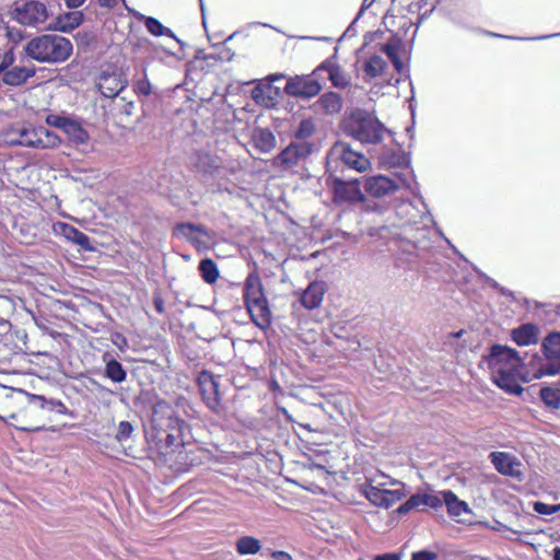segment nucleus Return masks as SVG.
Segmentation results:
<instances>
[{
    "mask_svg": "<svg viewBox=\"0 0 560 560\" xmlns=\"http://www.w3.org/2000/svg\"><path fill=\"white\" fill-rule=\"evenodd\" d=\"M24 51L27 57L40 63H61L72 55L73 45L61 35L43 34L30 39Z\"/></svg>",
    "mask_w": 560,
    "mask_h": 560,
    "instance_id": "nucleus-4",
    "label": "nucleus"
},
{
    "mask_svg": "<svg viewBox=\"0 0 560 560\" xmlns=\"http://www.w3.org/2000/svg\"><path fill=\"white\" fill-rule=\"evenodd\" d=\"M438 553L428 549L412 552L411 560H436Z\"/></svg>",
    "mask_w": 560,
    "mask_h": 560,
    "instance_id": "nucleus-51",
    "label": "nucleus"
},
{
    "mask_svg": "<svg viewBox=\"0 0 560 560\" xmlns=\"http://www.w3.org/2000/svg\"><path fill=\"white\" fill-rule=\"evenodd\" d=\"M487 368L490 374L501 371H511L517 368H524L525 363L520 352L505 345L492 343L488 353L481 357L479 368Z\"/></svg>",
    "mask_w": 560,
    "mask_h": 560,
    "instance_id": "nucleus-7",
    "label": "nucleus"
},
{
    "mask_svg": "<svg viewBox=\"0 0 560 560\" xmlns=\"http://www.w3.org/2000/svg\"><path fill=\"white\" fill-rule=\"evenodd\" d=\"M153 306H154L155 311L159 314H164V312H165L164 300L161 296V294L154 293V295H153Z\"/></svg>",
    "mask_w": 560,
    "mask_h": 560,
    "instance_id": "nucleus-55",
    "label": "nucleus"
},
{
    "mask_svg": "<svg viewBox=\"0 0 560 560\" xmlns=\"http://www.w3.org/2000/svg\"><path fill=\"white\" fill-rule=\"evenodd\" d=\"M133 91L137 95L148 96L151 94L152 85H151V82L149 81L145 72L143 74V78H141L135 82Z\"/></svg>",
    "mask_w": 560,
    "mask_h": 560,
    "instance_id": "nucleus-47",
    "label": "nucleus"
},
{
    "mask_svg": "<svg viewBox=\"0 0 560 560\" xmlns=\"http://www.w3.org/2000/svg\"><path fill=\"white\" fill-rule=\"evenodd\" d=\"M55 231L62 235L66 240L80 246L85 252L95 250V246L92 245L90 236L69 223H57L55 225Z\"/></svg>",
    "mask_w": 560,
    "mask_h": 560,
    "instance_id": "nucleus-24",
    "label": "nucleus"
},
{
    "mask_svg": "<svg viewBox=\"0 0 560 560\" xmlns=\"http://www.w3.org/2000/svg\"><path fill=\"white\" fill-rule=\"evenodd\" d=\"M383 35L382 31H375V32H368L364 35V43L363 48L373 43L376 38L381 37Z\"/></svg>",
    "mask_w": 560,
    "mask_h": 560,
    "instance_id": "nucleus-56",
    "label": "nucleus"
},
{
    "mask_svg": "<svg viewBox=\"0 0 560 560\" xmlns=\"http://www.w3.org/2000/svg\"><path fill=\"white\" fill-rule=\"evenodd\" d=\"M315 132V125L311 118H305L300 121L298 127L293 131V141H308Z\"/></svg>",
    "mask_w": 560,
    "mask_h": 560,
    "instance_id": "nucleus-43",
    "label": "nucleus"
},
{
    "mask_svg": "<svg viewBox=\"0 0 560 560\" xmlns=\"http://www.w3.org/2000/svg\"><path fill=\"white\" fill-rule=\"evenodd\" d=\"M381 50L388 59H390L398 55V45L394 43H386L382 46Z\"/></svg>",
    "mask_w": 560,
    "mask_h": 560,
    "instance_id": "nucleus-53",
    "label": "nucleus"
},
{
    "mask_svg": "<svg viewBox=\"0 0 560 560\" xmlns=\"http://www.w3.org/2000/svg\"><path fill=\"white\" fill-rule=\"evenodd\" d=\"M63 133L74 144H85L90 139L89 132L82 127V125L78 120L72 118L69 121Z\"/></svg>",
    "mask_w": 560,
    "mask_h": 560,
    "instance_id": "nucleus-38",
    "label": "nucleus"
},
{
    "mask_svg": "<svg viewBox=\"0 0 560 560\" xmlns=\"http://www.w3.org/2000/svg\"><path fill=\"white\" fill-rule=\"evenodd\" d=\"M326 185L332 192V202L337 206L365 200L359 178L345 179L334 174V172H329L326 177Z\"/></svg>",
    "mask_w": 560,
    "mask_h": 560,
    "instance_id": "nucleus-8",
    "label": "nucleus"
},
{
    "mask_svg": "<svg viewBox=\"0 0 560 560\" xmlns=\"http://www.w3.org/2000/svg\"><path fill=\"white\" fill-rule=\"evenodd\" d=\"M386 67L387 62L378 55H373L368 58L362 66L365 81H370L371 79L382 75Z\"/></svg>",
    "mask_w": 560,
    "mask_h": 560,
    "instance_id": "nucleus-36",
    "label": "nucleus"
},
{
    "mask_svg": "<svg viewBox=\"0 0 560 560\" xmlns=\"http://www.w3.org/2000/svg\"><path fill=\"white\" fill-rule=\"evenodd\" d=\"M217 161V158L212 156L209 153H199L197 165L205 173L213 175L214 173L218 172L220 167Z\"/></svg>",
    "mask_w": 560,
    "mask_h": 560,
    "instance_id": "nucleus-44",
    "label": "nucleus"
},
{
    "mask_svg": "<svg viewBox=\"0 0 560 560\" xmlns=\"http://www.w3.org/2000/svg\"><path fill=\"white\" fill-rule=\"evenodd\" d=\"M260 540L254 536H241L235 541V550L240 556H252L260 551Z\"/></svg>",
    "mask_w": 560,
    "mask_h": 560,
    "instance_id": "nucleus-37",
    "label": "nucleus"
},
{
    "mask_svg": "<svg viewBox=\"0 0 560 560\" xmlns=\"http://www.w3.org/2000/svg\"><path fill=\"white\" fill-rule=\"evenodd\" d=\"M491 464L495 470L508 477L521 478L522 472L520 470L521 462L516 456L506 452H492L490 454Z\"/></svg>",
    "mask_w": 560,
    "mask_h": 560,
    "instance_id": "nucleus-19",
    "label": "nucleus"
},
{
    "mask_svg": "<svg viewBox=\"0 0 560 560\" xmlns=\"http://www.w3.org/2000/svg\"><path fill=\"white\" fill-rule=\"evenodd\" d=\"M217 60H220V61H231L234 57V52L230 49V48H226L225 46H223L219 52L217 54V56H210Z\"/></svg>",
    "mask_w": 560,
    "mask_h": 560,
    "instance_id": "nucleus-52",
    "label": "nucleus"
},
{
    "mask_svg": "<svg viewBox=\"0 0 560 560\" xmlns=\"http://www.w3.org/2000/svg\"><path fill=\"white\" fill-rule=\"evenodd\" d=\"M61 140L59 136L45 128L38 127V137H37V149H52L60 144Z\"/></svg>",
    "mask_w": 560,
    "mask_h": 560,
    "instance_id": "nucleus-41",
    "label": "nucleus"
},
{
    "mask_svg": "<svg viewBox=\"0 0 560 560\" xmlns=\"http://www.w3.org/2000/svg\"><path fill=\"white\" fill-rule=\"evenodd\" d=\"M420 200L425 210L420 217L421 225L409 219L400 225L373 226L370 229L369 235L385 241L389 250H394L396 247L408 256L424 259L425 255L433 248L432 232L429 224H435V222L422 197H420Z\"/></svg>",
    "mask_w": 560,
    "mask_h": 560,
    "instance_id": "nucleus-1",
    "label": "nucleus"
},
{
    "mask_svg": "<svg viewBox=\"0 0 560 560\" xmlns=\"http://www.w3.org/2000/svg\"><path fill=\"white\" fill-rule=\"evenodd\" d=\"M71 120V117L62 116V115H56V114H49L46 116V124L48 126L55 127L60 129L62 132L67 128L69 121Z\"/></svg>",
    "mask_w": 560,
    "mask_h": 560,
    "instance_id": "nucleus-46",
    "label": "nucleus"
},
{
    "mask_svg": "<svg viewBox=\"0 0 560 560\" xmlns=\"http://www.w3.org/2000/svg\"><path fill=\"white\" fill-rule=\"evenodd\" d=\"M361 494L374 506L389 509L405 495L402 489L388 490L370 482L361 485Z\"/></svg>",
    "mask_w": 560,
    "mask_h": 560,
    "instance_id": "nucleus-14",
    "label": "nucleus"
},
{
    "mask_svg": "<svg viewBox=\"0 0 560 560\" xmlns=\"http://www.w3.org/2000/svg\"><path fill=\"white\" fill-rule=\"evenodd\" d=\"M98 4L103 8L113 9L116 5V0H98Z\"/></svg>",
    "mask_w": 560,
    "mask_h": 560,
    "instance_id": "nucleus-63",
    "label": "nucleus"
},
{
    "mask_svg": "<svg viewBox=\"0 0 560 560\" xmlns=\"http://www.w3.org/2000/svg\"><path fill=\"white\" fill-rule=\"evenodd\" d=\"M440 499L442 500V505L445 504L451 516L457 517L464 513H471L468 503L460 500L452 490L442 491Z\"/></svg>",
    "mask_w": 560,
    "mask_h": 560,
    "instance_id": "nucleus-31",
    "label": "nucleus"
},
{
    "mask_svg": "<svg viewBox=\"0 0 560 560\" xmlns=\"http://www.w3.org/2000/svg\"><path fill=\"white\" fill-rule=\"evenodd\" d=\"M369 166V159L343 141L335 142L327 154V172H337L339 168L343 172V168L347 167L362 173Z\"/></svg>",
    "mask_w": 560,
    "mask_h": 560,
    "instance_id": "nucleus-6",
    "label": "nucleus"
},
{
    "mask_svg": "<svg viewBox=\"0 0 560 560\" xmlns=\"http://www.w3.org/2000/svg\"><path fill=\"white\" fill-rule=\"evenodd\" d=\"M254 147L261 153H269L276 148L277 140L268 128H256L252 133Z\"/></svg>",
    "mask_w": 560,
    "mask_h": 560,
    "instance_id": "nucleus-32",
    "label": "nucleus"
},
{
    "mask_svg": "<svg viewBox=\"0 0 560 560\" xmlns=\"http://www.w3.org/2000/svg\"><path fill=\"white\" fill-rule=\"evenodd\" d=\"M198 271H199L201 279L207 284L215 283L219 278V269H218L217 264L214 262L213 259L208 258V257L202 258L199 261Z\"/></svg>",
    "mask_w": 560,
    "mask_h": 560,
    "instance_id": "nucleus-39",
    "label": "nucleus"
},
{
    "mask_svg": "<svg viewBox=\"0 0 560 560\" xmlns=\"http://www.w3.org/2000/svg\"><path fill=\"white\" fill-rule=\"evenodd\" d=\"M314 106L316 112L325 115H335L342 108V98L338 93L329 91L322 94Z\"/></svg>",
    "mask_w": 560,
    "mask_h": 560,
    "instance_id": "nucleus-30",
    "label": "nucleus"
},
{
    "mask_svg": "<svg viewBox=\"0 0 560 560\" xmlns=\"http://www.w3.org/2000/svg\"><path fill=\"white\" fill-rule=\"evenodd\" d=\"M7 36L10 40L19 42L23 39L22 31L19 28L7 26Z\"/></svg>",
    "mask_w": 560,
    "mask_h": 560,
    "instance_id": "nucleus-54",
    "label": "nucleus"
},
{
    "mask_svg": "<svg viewBox=\"0 0 560 560\" xmlns=\"http://www.w3.org/2000/svg\"><path fill=\"white\" fill-rule=\"evenodd\" d=\"M11 135L16 136L10 139L11 144L37 149L38 128L22 127L13 130Z\"/></svg>",
    "mask_w": 560,
    "mask_h": 560,
    "instance_id": "nucleus-34",
    "label": "nucleus"
},
{
    "mask_svg": "<svg viewBox=\"0 0 560 560\" xmlns=\"http://www.w3.org/2000/svg\"><path fill=\"white\" fill-rule=\"evenodd\" d=\"M420 505H425L436 510L442 506V500L439 495L435 494L417 492L410 495L404 503H401L395 512L399 515H405L411 510L419 508Z\"/></svg>",
    "mask_w": 560,
    "mask_h": 560,
    "instance_id": "nucleus-23",
    "label": "nucleus"
},
{
    "mask_svg": "<svg viewBox=\"0 0 560 560\" xmlns=\"http://www.w3.org/2000/svg\"><path fill=\"white\" fill-rule=\"evenodd\" d=\"M401 184L385 175H374L364 178L365 192L372 197L381 198L395 192Z\"/></svg>",
    "mask_w": 560,
    "mask_h": 560,
    "instance_id": "nucleus-18",
    "label": "nucleus"
},
{
    "mask_svg": "<svg viewBox=\"0 0 560 560\" xmlns=\"http://www.w3.org/2000/svg\"><path fill=\"white\" fill-rule=\"evenodd\" d=\"M538 397L549 410L560 408V386L558 384H546L539 388Z\"/></svg>",
    "mask_w": 560,
    "mask_h": 560,
    "instance_id": "nucleus-35",
    "label": "nucleus"
},
{
    "mask_svg": "<svg viewBox=\"0 0 560 560\" xmlns=\"http://www.w3.org/2000/svg\"><path fill=\"white\" fill-rule=\"evenodd\" d=\"M96 85L103 96L110 98L118 96L124 91L127 80L122 78L121 73L102 71Z\"/></svg>",
    "mask_w": 560,
    "mask_h": 560,
    "instance_id": "nucleus-21",
    "label": "nucleus"
},
{
    "mask_svg": "<svg viewBox=\"0 0 560 560\" xmlns=\"http://www.w3.org/2000/svg\"><path fill=\"white\" fill-rule=\"evenodd\" d=\"M482 525L488 528H491L493 530H497V532H502V530L508 529L506 525H504L503 523H501L497 520L493 521V525H489V523H487V522L482 523Z\"/></svg>",
    "mask_w": 560,
    "mask_h": 560,
    "instance_id": "nucleus-61",
    "label": "nucleus"
},
{
    "mask_svg": "<svg viewBox=\"0 0 560 560\" xmlns=\"http://www.w3.org/2000/svg\"><path fill=\"white\" fill-rule=\"evenodd\" d=\"M285 79L284 73H272L266 78V82L258 83L252 90L253 100L265 106H270L273 101L281 96V89L279 86L273 85V82Z\"/></svg>",
    "mask_w": 560,
    "mask_h": 560,
    "instance_id": "nucleus-16",
    "label": "nucleus"
},
{
    "mask_svg": "<svg viewBox=\"0 0 560 560\" xmlns=\"http://www.w3.org/2000/svg\"><path fill=\"white\" fill-rule=\"evenodd\" d=\"M389 60H390V62H392V65H393L394 69H395L398 73H404V72H405V65H404V62H402V60H401V58H400L399 54H398V55H396L395 57L390 58Z\"/></svg>",
    "mask_w": 560,
    "mask_h": 560,
    "instance_id": "nucleus-57",
    "label": "nucleus"
},
{
    "mask_svg": "<svg viewBox=\"0 0 560 560\" xmlns=\"http://www.w3.org/2000/svg\"><path fill=\"white\" fill-rule=\"evenodd\" d=\"M343 133L362 144H377L387 130L385 125L375 116L374 112L364 108H352L341 120Z\"/></svg>",
    "mask_w": 560,
    "mask_h": 560,
    "instance_id": "nucleus-3",
    "label": "nucleus"
},
{
    "mask_svg": "<svg viewBox=\"0 0 560 560\" xmlns=\"http://www.w3.org/2000/svg\"><path fill=\"white\" fill-rule=\"evenodd\" d=\"M325 291L324 282L315 281L310 283L301 295V304L307 310L317 308L323 302Z\"/></svg>",
    "mask_w": 560,
    "mask_h": 560,
    "instance_id": "nucleus-29",
    "label": "nucleus"
},
{
    "mask_svg": "<svg viewBox=\"0 0 560 560\" xmlns=\"http://www.w3.org/2000/svg\"><path fill=\"white\" fill-rule=\"evenodd\" d=\"M533 510L539 515H552L555 514L553 504H547L542 501L533 502Z\"/></svg>",
    "mask_w": 560,
    "mask_h": 560,
    "instance_id": "nucleus-50",
    "label": "nucleus"
},
{
    "mask_svg": "<svg viewBox=\"0 0 560 560\" xmlns=\"http://www.w3.org/2000/svg\"><path fill=\"white\" fill-rule=\"evenodd\" d=\"M374 2L375 0H363L361 8L355 15V21H359L364 14L365 10H368Z\"/></svg>",
    "mask_w": 560,
    "mask_h": 560,
    "instance_id": "nucleus-59",
    "label": "nucleus"
},
{
    "mask_svg": "<svg viewBox=\"0 0 560 560\" xmlns=\"http://www.w3.org/2000/svg\"><path fill=\"white\" fill-rule=\"evenodd\" d=\"M373 560H401L397 552H385L374 556Z\"/></svg>",
    "mask_w": 560,
    "mask_h": 560,
    "instance_id": "nucleus-58",
    "label": "nucleus"
},
{
    "mask_svg": "<svg viewBox=\"0 0 560 560\" xmlns=\"http://www.w3.org/2000/svg\"><path fill=\"white\" fill-rule=\"evenodd\" d=\"M16 393L24 396L28 404H33L38 406L40 409L54 411L59 415L69 416L71 418L74 417V412L70 409H68L65 404L56 398H46L43 395H36L27 393L24 389H16Z\"/></svg>",
    "mask_w": 560,
    "mask_h": 560,
    "instance_id": "nucleus-22",
    "label": "nucleus"
},
{
    "mask_svg": "<svg viewBox=\"0 0 560 560\" xmlns=\"http://www.w3.org/2000/svg\"><path fill=\"white\" fill-rule=\"evenodd\" d=\"M151 439L161 454H168L194 441L190 424L163 400L158 401L152 409Z\"/></svg>",
    "mask_w": 560,
    "mask_h": 560,
    "instance_id": "nucleus-2",
    "label": "nucleus"
},
{
    "mask_svg": "<svg viewBox=\"0 0 560 560\" xmlns=\"http://www.w3.org/2000/svg\"><path fill=\"white\" fill-rule=\"evenodd\" d=\"M524 368H517L514 370H504L494 374H491V380L500 389L506 394L518 396L523 393L524 388L520 384L518 380L522 375Z\"/></svg>",
    "mask_w": 560,
    "mask_h": 560,
    "instance_id": "nucleus-17",
    "label": "nucleus"
},
{
    "mask_svg": "<svg viewBox=\"0 0 560 560\" xmlns=\"http://www.w3.org/2000/svg\"><path fill=\"white\" fill-rule=\"evenodd\" d=\"M102 360L105 364L103 375L106 378L117 384L124 383L127 380V370L110 352H105L102 355Z\"/></svg>",
    "mask_w": 560,
    "mask_h": 560,
    "instance_id": "nucleus-28",
    "label": "nucleus"
},
{
    "mask_svg": "<svg viewBox=\"0 0 560 560\" xmlns=\"http://www.w3.org/2000/svg\"><path fill=\"white\" fill-rule=\"evenodd\" d=\"M9 14L19 24L32 27L45 23L49 18L46 4L37 0L15 2L10 8Z\"/></svg>",
    "mask_w": 560,
    "mask_h": 560,
    "instance_id": "nucleus-10",
    "label": "nucleus"
},
{
    "mask_svg": "<svg viewBox=\"0 0 560 560\" xmlns=\"http://www.w3.org/2000/svg\"><path fill=\"white\" fill-rule=\"evenodd\" d=\"M322 89L318 72L315 68L310 74L289 77L283 92L290 97L307 100L318 95Z\"/></svg>",
    "mask_w": 560,
    "mask_h": 560,
    "instance_id": "nucleus-11",
    "label": "nucleus"
},
{
    "mask_svg": "<svg viewBox=\"0 0 560 560\" xmlns=\"http://www.w3.org/2000/svg\"><path fill=\"white\" fill-rule=\"evenodd\" d=\"M88 39H89L88 33H78L77 34V40H78L79 45L86 43Z\"/></svg>",
    "mask_w": 560,
    "mask_h": 560,
    "instance_id": "nucleus-64",
    "label": "nucleus"
},
{
    "mask_svg": "<svg viewBox=\"0 0 560 560\" xmlns=\"http://www.w3.org/2000/svg\"><path fill=\"white\" fill-rule=\"evenodd\" d=\"M110 340L114 346L118 348L120 352H126L129 349L128 339L121 332H113Z\"/></svg>",
    "mask_w": 560,
    "mask_h": 560,
    "instance_id": "nucleus-49",
    "label": "nucleus"
},
{
    "mask_svg": "<svg viewBox=\"0 0 560 560\" xmlns=\"http://www.w3.org/2000/svg\"><path fill=\"white\" fill-rule=\"evenodd\" d=\"M378 164L383 168H406L407 174H398V180L401 186L411 189V184L416 183V175L411 168L410 153L404 151L385 150L381 156Z\"/></svg>",
    "mask_w": 560,
    "mask_h": 560,
    "instance_id": "nucleus-13",
    "label": "nucleus"
},
{
    "mask_svg": "<svg viewBox=\"0 0 560 560\" xmlns=\"http://www.w3.org/2000/svg\"><path fill=\"white\" fill-rule=\"evenodd\" d=\"M317 147L311 141H292L282 149L273 159V165L284 170L291 168L299 164L300 161L307 159Z\"/></svg>",
    "mask_w": 560,
    "mask_h": 560,
    "instance_id": "nucleus-12",
    "label": "nucleus"
},
{
    "mask_svg": "<svg viewBox=\"0 0 560 560\" xmlns=\"http://www.w3.org/2000/svg\"><path fill=\"white\" fill-rule=\"evenodd\" d=\"M337 52L338 48H335V54L328 58H326L323 62H320L316 69L318 74L323 71L328 73V79L331 82L332 86L336 89H346L350 84V80L341 70V67L337 62Z\"/></svg>",
    "mask_w": 560,
    "mask_h": 560,
    "instance_id": "nucleus-20",
    "label": "nucleus"
},
{
    "mask_svg": "<svg viewBox=\"0 0 560 560\" xmlns=\"http://www.w3.org/2000/svg\"><path fill=\"white\" fill-rule=\"evenodd\" d=\"M67 8L69 9H77L81 7L85 0H65Z\"/></svg>",
    "mask_w": 560,
    "mask_h": 560,
    "instance_id": "nucleus-62",
    "label": "nucleus"
},
{
    "mask_svg": "<svg viewBox=\"0 0 560 560\" xmlns=\"http://www.w3.org/2000/svg\"><path fill=\"white\" fill-rule=\"evenodd\" d=\"M117 107L119 108L120 114L126 116L127 118L133 116L137 110L136 103L132 101L127 102L125 97H121L119 100V102L117 103Z\"/></svg>",
    "mask_w": 560,
    "mask_h": 560,
    "instance_id": "nucleus-48",
    "label": "nucleus"
},
{
    "mask_svg": "<svg viewBox=\"0 0 560 560\" xmlns=\"http://www.w3.org/2000/svg\"><path fill=\"white\" fill-rule=\"evenodd\" d=\"M510 337L520 347L536 345L539 340V328L536 324L525 323L513 328Z\"/></svg>",
    "mask_w": 560,
    "mask_h": 560,
    "instance_id": "nucleus-27",
    "label": "nucleus"
},
{
    "mask_svg": "<svg viewBox=\"0 0 560 560\" xmlns=\"http://www.w3.org/2000/svg\"><path fill=\"white\" fill-rule=\"evenodd\" d=\"M194 232H197L200 235H208L207 229L201 224L182 222L177 223L174 228V235L177 237H184L186 240H189Z\"/></svg>",
    "mask_w": 560,
    "mask_h": 560,
    "instance_id": "nucleus-42",
    "label": "nucleus"
},
{
    "mask_svg": "<svg viewBox=\"0 0 560 560\" xmlns=\"http://www.w3.org/2000/svg\"><path fill=\"white\" fill-rule=\"evenodd\" d=\"M474 272L478 277V279L485 284L493 290H495L500 295L508 296L511 299H515V293L508 288L501 285L498 281H495L493 278L489 277L487 273H485L481 269H479L476 265L470 264Z\"/></svg>",
    "mask_w": 560,
    "mask_h": 560,
    "instance_id": "nucleus-40",
    "label": "nucleus"
},
{
    "mask_svg": "<svg viewBox=\"0 0 560 560\" xmlns=\"http://www.w3.org/2000/svg\"><path fill=\"white\" fill-rule=\"evenodd\" d=\"M141 21L151 35L155 37L167 36L176 40V43H178L182 48L185 46V43L179 39L171 28L164 26L158 19L153 16L141 15Z\"/></svg>",
    "mask_w": 560,
    "mask_h": 560,
    "instance_id": "nucleus-33",
    "label": "nucleus"
},
{
    "mask_svg": "<svg viewBox=\"0 0 560 560\" xmlns=\"http://www.w3.org/2000/svg\"><path fill=\"white\" fill-rule=\"evenodd\" d=\"M542 361L537 369L538 377L560 374V331L546 334L540 342Z\"/></svg>",
    "mask_w": 560,
    "mask_h": 560,
    "instance_id": "nucleus-9",
    "label": "nucleus"
},
{
    "mask_svg": "<svg viewBox=\"0 0 560 560\" xmlns=\"http://www.w3.org/2000/svg\"><path fill=\"white\" fill-rule=\"evenodd\" d=\"M243 298L253 323L260 329H267L271 325V312L257 271H252L246 277Z\"/></svg>",
    "mask_w": 560,
    "mask_h": 560,
    "instance_id": "nucleus-5",
    "label": "nucleus"
},
{
    "mask_svg": "<svg viewBox=\"0 0 560 560\" xmlns=\"http://www.w3.org/2000/svg\"><path fill=\"white\" fill-rule=\"evenodd\" d=\"M84 20L82 11H69L59 14L47 27L49 31L70 33L79 27Z\"/></svg>",
    "mask_w": 560,
    "mask_h": 560,
    "instance_id": "nucleus-26",
    "label": "nucleus"
},
{
    "mask_svg": "<svg viewBox=\"0 0 560 560\" xmlns=\"http://www.w3.org/2000/svg\"><path fill=\"white\" fill-rule=\"evenodd\" d=\"M357 22L358 21H355V18H354L353 21L350 23V25L343 32V34L341 36L342 38L355 36V34H357V30H355Z\"/></svg>",
    "mask_w": 560,
    "mask_h": 560,
    "instance_id": "nucleus-60",
    "label": "nucleus"
},
{
    "mask_svg": "<svg viewBox=\"0 0 560 560\" xmlns=\"http://www.w3.org/2000/svg\"><path fill=\"white\" fill-rule=\"evenodd\" d=\"M197 385L205 404L212 410L220 406L219 382L214 374L208 370L198 373Z\"/></svg>",
    "mask_w": 560,
    "mask_h": 560,
    "instance_id": "nucleus-15",
    "label": "nucleus"
},
{
    "mask_svg": "<svg viewBox=\"0 0 560 560\" xmlns=\"http://www.w3.org/2000/svg\"><path fill=\"white\" fill-rule=\"evenodd\" d=\"M36 73L35 67L14 66L4 71L0 77V86L2 84L10 88H19L24 85Z\"/></svg>",
    "mask_w": 560,
    "mask_h": 560,
    "instance_id": "nucleus-25",
    "label": "nucleus"
},
{
    "mask_svg": "<svg viewBox=\"0 0 560 560\" xmlns=\"http://www.w3.org/2000/svg\"><path fill=\"white\" fill-rule=\"evenodd\" d=\"M135 431V427L130 421H120L115 434V440L120 444H124L131 439Z\"/></svg>",
    "mask_w": 560,
    "mask_h": 560,
    "instance_id": "nucleus-45",
    "label": "nucleus"
}]
</instances>
